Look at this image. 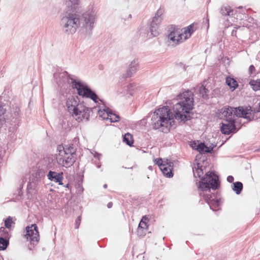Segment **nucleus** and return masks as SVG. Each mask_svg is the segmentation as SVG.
<instances>
[{"label": "nucleus", "mask_w": 260, "mask_h": 260, "mask_svg": "<svg viewBox=\"0 0 260 260\" xmlns=\"http://www.w3.org/2000/svg\"><path fill=\"white\" fill-rule=\"evenodd\" d=\"M171 29L168 35L167 42L168 45L172 46H175L183 41L187 40L193 32L192 24L189 25L187 28H184L183 31L176 27L171 28Z\"/></svg>", "instance_id": "0eeeda50"}, {"label": "nucleus", "mask_w": 260, "mask_h": 260, "mask_svg": "<svg viewBox=\"0 0 260 260\" xmlns=\"http://www.w3.org/2000/svg\"><path fill=\"white\" fill-rule=\"evenodd\" d=\"M12 223V218L10 217H9V218H7V219L5 220V226L8 229L10 228L11 226Z\"/></svg>", "instance_id": "72a5a7b5"}, {"label": "nucleus", "mask_w": 260, "mask_h": 260, "mask_svg": "<svg viewBox=\"0 0 260 260\" xmlns=\"http://www.w3.org/2000/svg\"><path fill=\"white\" fill-rule=\"evenodd\" d=\"M101 155L100 154H99L98 153L96 152L95 154L94 155V157H98L99 159H100V158L99 156Z\"/></svg>", "instance_id": "a19ab883"}, {"label": "nucleus", "mask_w": 260, "mask_h": 260, "mask_svg": "<svg viewBox=\"0 0 260 260\" xmlns=\"http://www.w3.org/2000/svg\"><path fill=\"white\" fill-rule=\"evenodd\" d=\"M139 35L143 39H148L157 35H153L151 34V31L150 30V27L148 25L142 26L139 29Z\"/></svg>", "instance_id": "2eb2a0df"}, {"label": "nucleus", "mask_w": 260, "mask_h": 260, "mask_svg": "<svg viewBox=\"0 0 260 260\" xmlns=\"http://www.w3.org/2000/svg\"><path fill=\"white\" fill-rule=\"evenodd\" d=\"M219 185L218 176L212 172H208L203 177L199 183V194L203 197L205 201L210 206L211 209L214 210L213 207H218L220 201L218 199L212 198V195L210 194V190H216Z\"/></svg>", "instance_id": "7ed1b4c3"}, {"label": "nucleus", "mask_w": 260, "mask_h": 260, "mask_svg": "<svg viewBox=\"0 0 260 260\" xmlns=\"http://www.w3.org/2000/svg\"><path fill=\"white\" fill-rule=\"evenodd\" d=\"M257 111L260 112V103H259V108L257 110Z\"/></svg>", "instance_id": "c03bdc74"}, {"label": "nucleus", "mask_w": 260, "mask_h": 260, "mask_svg": "<svg viewBox=\"0 0 260 260\" xmlns=\"http://www.w3.org/2000/svg\"><path fill=\"white\" fill-rule=\"evenodd\" d=\"M66 187H69V184H67L66 186H65Z\"/></svg>", "instance_id": "a18cd8bd"}, {"label": "nucleus", "mask_w": 260, "mask_h": 260, "mask_svg": "<svg viewBox=\"0 0 260 260\" xmlns=\"http://www.w3.org/2000/svg\"><path fill=\"white\" fill-rule=\"evenodd\" d=\"M81 220V216H79L77 217V218L76 219V222H75V228L76 229H77L79 228V225L80 224Z\"/></svg>", "instance_id": "c9c22d12"}, {"label": "nucleus", "mask_w": 260, "mask_h": 260, "mask_svg": "<svg viewBox=\"0 0 260 260\" xmlns=\"http://www.w3.org/2000/svg\"><path fill=\"white\" fill-rule=\"evenodd\" d=\"M199 143H198L197 142H195V141H192V142H190V146L193 149H196V148H197V146H198V144Z\"/></svg>", "instance_id": "e433bc0d"}, {"label": "nucleus", "mask_w": 260, "mask_h": 260, "mask_svg": "<svg viewBox=\"0 0 260 260\" xmlns=\"http://www.w3.org/2000/svg\"><path fill=\"white\" fill-rule=\"evenodd\" d=\"M171 164H165L164 165H160V169L162 171L163 174L168 178L173 177V174L172 169L170 168Z\"/></svg>", "instance_id": "a211bd4d"}, {"label": "nucleus", "mask_w": 260, "mask_h": 260, "mask_svg": "<svg viewBox=\"0 0 260 260\" xmlns=\"http://www.w3.org/2000/svg\"><path fill=\"white\" fill-rule=\"evenodd\" d=\"M98 168H100V167H101V165H98Z\"/></svg>", "instance_id": "de8ad7c7"}, {"label": "nucleus", "mask_w": 260, "mask_h": 260, "mask_svg": "<svg viewBox=\"0 0 260 260\" xmlns=\"http://www.w3.org/2000/svg\"><path fill=\"white\" fill-rule=\"evenodd\" d=\"M132 17V14L130 13H123L121 15V18L124 21L131 19Z\"/></svg>", "instance_id": "2f4dec72"}, {"label": "nucleus", "mask_w": 260, "mask_h": 260, "mask_svg": "<svg viewBox=\"0 0 260 260\" xmlns=\"http://www.w3.org/2000/svg\"><path fill=\"white\" fill-rule=\"evenodd\" d=\"M144 219H147V217L146 216H143L139 224L138 228L141 229H146L147 228V224L146 222L144 221Z\"/></svg>", "instance_id": "c756f323"}, {"label": "nucleus", "mask_w": 260, "mask_h": 260, "mask_svg": "<svg viewBox=\"0 0 260 260\" xmlns=\"http://www.w3.org/2000/svg\"><path fill=\"white\" fill-rule=\"evenodd\" d=\"M76 159V157L71 156L69 155L62 154V156H60L59 152H58L56 156L58 164L66 168L71 167L75 162Z\"/></svg>", "instance_id": "1a4fd4ad"}, {"label": "nucleus", "mask_w": 260, "mask_h": 260, "mask_svg": "<svg viewBox=\"0 0 260 260\" xmlns=\"http://www.w3.org/2000/svg\"><path fill=\"white\" fill-rule=\"evenodd\" d=\"M232 189L236 194H239L241 193L243 189V184L241 182H236L233 183Z\"/></svg>", "instance_id": "393cba45"}, {"label": "nucleus", "mask_w": 260, "mask_h": 260, "mask_svg": "<svg viewBox=\"0 0 260 260\" xmlns=\"http://www.w3.org/2000/svg\"><path fill=\"white\" fill-rule=\"evenodd\" d=\"M104 188H106L107 187V185L106 184H104L103 186Z\"/></svg>", "instance_id": "37998d69"}, {"label": "nucleus", "mask_w": 260, "mask_h": 260, "mask_svg": "<svg viewBox=\"0 0 260 260\" xmlns=\"http://www.w3.org/2000/svg\"><path fill=\"white\" fill-rule=\"evenodd\" d=\"M5 230V229L4 228H1L0 236L1 237H0V250H5L9 244L8 240L6 239V238L9 236L8 233H2Z\"/></svg>", "instance_id": "dca6fc26"}, {"label": "nucleus", "mask_w": 260, "mask_h": 260, "mask_svg": "<svg viewBox=\"0 0 260 260\" xmlns=\"http://www.w3.org/2000/svg\"><path fill=\"white\" fill-rule=\"evenodd\" d=\"M256 70L253 65H250L248 69V73L250 75L255 74Z\"/></svg>", "instance_id": "f704fd0d"}, {"label": "nucleus", "mask_w": 260, "mask_h": 260, "mask_svg": "<svg viewBox=\"0 0 260 260\" xmlns=\"http://www.w3.org/2000/svg\"><path fill=\"white\" fill-rule=\"evenodd\" d=\"M232 12V9L229 6H222L220 9V13L222 16H229Z\"/></svg>", "instance_id": "a878e982"}, {"label": "nucleus", "mask_w": 260, "mask_h": 260, "mask_svg": "<svg viewBox=\"0 0 260 260\" xmlns=\"http://www.w3.org/2000/svg\"><path fill=\"white\" fill-rule=\"evenodd\" d=\"M203 174V170L199 168V164L198 165V168L196 169L195 172H193L194 176L195 177L198 176L201 177V175Z\"/></svg>", "instance_id": "7c9ffc66"}, {"label": "nucleus", "mask_w": 260, "mask_h": 260, "mask_svg": "<svg viewBox=\"0 0 260 260\" xmlns=\"http://www.w3.org/2000/svg\"><path fill=\"white\" fill-rule=\"evenodd\" d=\"M165 11V8L161 6L156 11L154 16L158 18H162V19H164V13Z\"/></svg>", "instance_id": "c85d7f7f"}, {"label": "nucleus", "mask_w": 260, "mask_h": 260, "mask_svg": "<svg viewBox=\"0 0 260 260\" xmlns=\"http://www.w3.org/2000/svg\"><path fill=\"white\" fill-rule=\"evenodd\" d=\"M162 20V18L153 17L150 25V30L151 31V34L153 35L159 34V26Z\"/></svg>", "instance_id": "4468645a"}, {"label": "nucleus", "mask_w": 260, "mask_h": 260, "mask_svg": "<svg viewBox=\"0 0 260 260\" xmlns=\"http://www.w3.org/2000/svg\"><path fill=\"white\" fill-rule=\"evenodd\" d=\"M98 18V11L93 6L88 7L81 15L70 13L61 19L60 25L63 31L67 34H73L78 28L87 36L92 34Z\"/></svg>", "instance_id": "f03ea898"}, {"label": "nucleus", "mask_w": 260, "mask_h": 260, "mask_svg": "<svg viewBox=\"0 0 260 260\" xmlns=\"http://www.w3.org/2000/svg\"><path fill=\"white\" fill-rule=\"evenodd\" d=\"M199 91L203 99H208L209 90L206 88V87L204 86V85H202L200 87Z\"/></svg>", "instance_id": "5701e85b"}, {"label": "nucleus", "mask_w": 260, "mask_h": 260, "mask_svg": "<svg viewBox=\"0 0 260 260\" xmlns=\"http://www.w3.org/2000/svg\"><path fill=\"white\" fill-rule=\"evenodd\" d=\"M236 32H237V31L236 30H233L231 32L232 36H236Z\"/></svg>", "instance_id": "ea45409f"}, {"label": "nucleus", "mask_w": 260, "mask_h": 260, "mask_svg": "<svg viewBox=\"0 0 260 260\" xmlns=\"http://www.w3.org/2000/svg\"><path fill=\"white\" fill-rule=\"evenodd\" d=\"M80 0H66V5L71 10H75L79 5Z\"/></svg>", "instance_id": "aec40b11"}, {"label": "nucleus", "mask_w": 260, "mask_h": 260, "mask_svg": "<svg viewBox=\"0 0 260 260\" xmlns=\"http://www.w3.org/2000/svg\"><path fill=\"white\" fill-rule=\"evenodd\" d=\"M7 106L0 104V124H3L6 122V119L9 117L6 114Z\"/></svg>", "instance_id": "6ab92c4d"}, {"label": "nucleus", "mask_w": 260, "mask_h": 260, "mask_svg": "<svg viewBox=\"0 0 260 260\" xmlns=\"http://www.w3.org/2000/svg\"><path fill=\"white\" fill-rule=\"evenodd\" d=\"M112 203L111 202L110 203H109L107 205V206H108V208H110L112 207Z\"/></svg>", "instance_id": "79ce46f5"}, {"label": "nucleus", "mask_w": 260, "mask_h": 260, "mask_svg": "<svg viewBox=\"0 0 260 260\" xmlns=\"http://www.w3.org/2000/svg\"><path fill=\"white\" fill-rule=\"evenodd\" d=\"M196 150L200 153H208L211 152L210 148L206 146L203 143H200L198 144L197 148H196Z\"/></svg>", "instance_id": "b1692460"}, {"label": "nucleus", "mask_w": 260, "mask_h": 260, "mask_svg": "<svg viewBox=\"0 0 260 260\" xmlns=\"http://www.w3.org/2000/svg\"><path fill=\"white\" fill-rule=\"evenodd\" d=\"M24 237L33 245L37 244L39 240V233L36 224H31L26 228V234Z\"/></svg>", "instance_id": "6e6552de"}, {"label": "nucleus", "mask_w": 260, "mask_h": 260, "mask_svg": "<svg viewBox=\"0 0 260 260\" xmlns=\"http://www.w3.org/2000/svg\"><path fill=\"white\" fill-rule=\"evenodd\" d=\"M176 103L174 105L172 112L167 107L158 109L151 116V125L155 129L167 133L171 127L174 117L176 120L185 121L190 120L193 106V94L190 90L185 91L177 96Z\"/></svg>", "instance_id": "f257e3e1"}, {"label": "nucleus", "mask_w": 260, "mask_h": 260, "mask_svg": "<svg viewBox=\"0 0 260 260\" xmlns=\"http://www.w3.org/2000/svg\"><path fill=\"white\" fill-rule=\"evenodd\" d=\"M148 220V218H147V219H144V221L146 222V221Z\"/></svg>", "instance_id": "49530a36"}, {"label": "nucleus", "mask_w": 260, "mask_h": 260, "mask_svg": "<svg viewBox=\"0 0 260 260\" xmlns=\"http://www.w3.org/2000/svg\"><path fill=\"white\" fill-rule=\"evenodd\" d=\"M48 179L56 183H58L59 185H63L62 182L63 179V173H56L52 171H50L47 174Z\"/></svg>", "instance_id": "ddd939ff"}, {"label": "nucleus", "mask_w": 260, "mask_h": 260, "mask_svg": "<svg viewBox=\"0 0 260 260\" xmlns=\"http://www.w3.org/2000/svg\"><path fill=\"white\" fill-rule=\"evenodd\" d=\"M20 112V109L18 107H16V108L14 110V111L12 114V116L13 117V118L16 119L19 116Z\"/></svg>", "instance_id": "473e14b6"}, {"label": "nucleus", "mask_w": 260, "mask_h": 260, "mask_svg": "<svg viewBox=\"0 0 260 260\" xmlns=\"http://www.w3.org/2000/svg\"><path fill=\"white\" fill-rule=\"evenodd\" d=\"M136 89V84L135 83H130L127 86V93L133 95L134 93V90Z\"/></svg>", "instance_id": "cd10ccee"}, {"label": "nucleus", "mask_w": 260, "mask_h": 260, "mask_svg": "<svg viewBox=\"0 0 260 260\" xmlns=\"http://www.w3.org/2000/svg\"><path fill=\"white\" fill-rule=\"evenodd\" d=\"M226 83L231 89L233 88V90H235L238 85L236 80L229 77L226 78Z\"/></svg>", "instance_id": "412c9836"}, {"label": "nucleus", "mask_w": 260, "mask_h": 260, "mask_svg": "<svg viewBox=\"0 0 260 260\" xmlns=\"http://www.w3.org/2000/svg\"><path fill=\"white\" fill-rule=\"evenodd\" d=\"M66 107L68 112L77 121L80 122L84 119L88 120L90 109L80 103L77 96L69 97L66 102Z\"/></svg>", "instance_id": "423d86ee"}, {"label": "nucleus", "mask_w": 260, "mask_h": 260, "mask_svg": "<svg viewBox=\"0 0 260 260\" xmlns=\"http://www.w3.org/2000/svg\"><path fill=\"white\" fill-rule=\"evenodd\" d=\"M234 177L232 176H229L227 177V181L230 183L233 182L234 181Z\"/></svg>", "instance_id": "58836bf2"}, {"label": "nucleus", "mask_w": 260, "mask_h": 260, "mask_svg": "<svg viewBox=\"0 0 260 260\" xmlns=\"http://www.w3.org/2000/svg\"><path fill=\"white\" fill-rule=\"evenodd\" d=\"M104 113L102 115H101V113L103 111L101 110L99 111V114L104 119H109L111 122H115L119 120V116L112 112L111 110L108 108L103 109Z\"/></svg>", "instance_id": "9b49d317"}, {"label": "nucleus", "mask_w": 260, "mask_h": 260, "mask_svg": "<svg viewBox=\"0 0 260 260\" xmlns=\"http://www.w3.org/2000/svg\"><path fill=\"white\" fill-rule=\"evenodd\" d=\"M222 134L229 135L231 133L235 132L236 130L235 120L233 121H226L222 123V126L220 128Z\"/></svg>", "instance_id": "f8f14e48"}, {"label": "nucleus", "mask_w": 260, "mask_h": 260, "mask_svg": "<svg viewBox=\"0 0 260 260\" xmlns=\"http://www.w3.org/2000/svg\"><path fill=\"white\" fill-rule=\"evenodd\" d=\"M48 168H51V167L50 166H48Z\"/></svg>", "instance_id": "09e8293b"}, {"label": "nucleus", "mask_w": 260, "mask_h": 260, "mask_svg": "<svg viewBox=\"0 0 260 260\" xmlns=\"http://www.w3.org/2000/svg\"><path fill=\"white\" fill-rule=\"evenodd\" d=\"M156 164L159 167V168H160V165H164L165 164L161 158L156 160Z\"/></svg>", "instance_id": "4c0bfd02"}, {"label": "nucleus", "mask_w": 260, "mask_h": 260, "mask_svg": "<svg viewBox=\"0 0 260 260\" xmlns=\"http://www.w3.org/2000/svg\"><path fill=\"white\" fill-rule=\"evenodd\" d=\"M249 84L254 91L260 90V79L251 80Z\"/></svg>", "instance_id": "4be33fe9"}, {"label": "nucleus", "mask_w": 260, "mask_h": 260, "mask_svg": "<svg viewBox=\"0 0 260 260\" xmlns=\"http://www.w3.org/2000/svg\"><path fill=\"white\" fill-rule=\"evenodd\" d=\"M55 77H57L59 80V84H66L72 85L74 89H76L78 94L82 97L90 98L97 103L98 99V95L87 85L82 84L80 81H77L74 79L67 72L64 71L58 74H54Z\"/></svg>", "instance_id": "20e7f679"}, {"label": "nucleus", "mask_w": 260, "mask_h": 260, "mask_svg": "<svg viewBox=\"0 0 260 260\" xmlns=\"http://www.w3.org/2000/svg\"><path fill=\"white\" fill-rule=\"evenodd\" d=\"M217 115L218 118L226 121L236 120V117H243L249 120L253 119V112L250 107L234 108L226 106L218 111Z\"/></svg>", "instance_id": "39448f33"}, {"label": "nucleus", "mask_w": 260, "mask_h": 260, "mask_svg": "<svg viewBox=\"0 0 260 260\" xmlns=\"http://www.w3.org/2000/svg\"><path fill=\"white\" fill-rule=\"evenodd\" d=\"M123 141L128 146H131L133 144L132 135L129 133L125 134L123 136Z\"/></svg>", "instance_id": "bb28decb"}, {"label": "nucleus", "mask_w": 260, "mask_h": 260, "mask_svg": "<svg viewBox=\"0 0 260 260\" xmlns=\"http://www.w3.org/2000/svg\"><path fill=\"white\" fill-rule=\"evenodd\" d=\"M139 69V62L137 59H134L129 65L128 70L125 77H130L134 75Z\"/></svg>", "instance_id": "f3484780"}, {"label": "nucleus", "mask_w": 260, "mask_h": 260, "mask_svg": "<svg viewBox=\"0 0 260 260\" xmlns=\"http://www.w3.org/2000/svg\"><path fill=\"white\" fill-rule=\"evenodd\" d=\"M76 150L73 144H69L63 146L62 145H60L57 146V151L59 152L60 156L63 154L69 155L71 156L76 157Z\"/></svg>", "instance_id": "9d476101"}]
</instances>
